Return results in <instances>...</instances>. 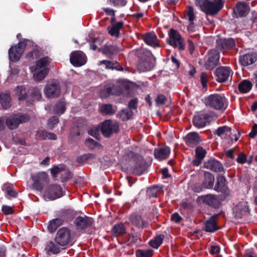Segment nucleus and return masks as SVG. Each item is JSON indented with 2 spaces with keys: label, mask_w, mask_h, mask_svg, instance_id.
<instances>
[{
  "label": "nucleus",
  "mask_w": 257,
  "mask_h": 257,
  "mask_svg": "<svg viewBox=\"0 0 257 257\" xmlns=\"http://www.w3.org/2000/svg\"><path fill=\"white\" fill-rule=\"evenodd\" d=\"M86 55L81 51H73L71 53L70 61L75 67H80L86 63Z\"/></svg>",
  "instance_id": "nucleus-13"
},
{
  "label": "nucleus",
  "mask_w": 257,
  "mask_h": 257,
  "mask_svg": "<svg viewBox=\"0 0 257 257\" xmlns=\"http://www.w3.org/2000/svg\"><path fill=\"white\" fill-rule=\"evenodd\" d=\"M37 137L42 139L56 140V136L53 133H48L45 130H39L37 132Z\"/></svg>",
  "instance_id": "nucleus-43"
},
{
  "label": "nucleus",
  "mask_w": 257,
  "mask_h": 257,
  "mask_svg": "<svg viewBox=\"0 0 257 257\" xmlns=\"http://www.w3.org/2000/svg\"><path fill=\"white\" fill-rule=\"evenodd\" d=\"M214 2L208 0H196L195 4L199 6L201 10L206 15L214 16L216 15L223 7L221 0H215Z\"/></svg>",
  "instance_id": "nucleus-2"
},
{
  "label": "nucleus",
  "mask_w": 257,
  "mask_h": 257,
  "mask_svg": "<svg viewBox=\"0 0 257 257\" xmlns=\"http://www.w3.org/2000/svg\"><path fill=\"white\" fill-rule=\"evenodd\" d=\"M215 134L221 138H226L231 135V128L226 125L219 127Z\"/></svg>",
  "instance_id": "nucleus-39"
},
{
  "label": "nucleus",
  "mask_w": 257,
  "mask_h": 257,
  "mask_svg": "<svg viewBox=\"0 0 257 257\" xmlns=\"http://www.w3.org/2000/svg\"><path fill=\"white\" fill-rule=\"evenodd\" d=\"M130 219L132 224L139 228H144L149 226L148 222L144 220L140 215L133 214L131 215Z\"/></svg>",
  "instance_id": "nucleus-20"
},
{
  "label": "nucleus",
  "mask_w": 257,
  "mask_h": 257,
  "mask_svg": "<svg viewBox=\"0 0 257 257\" xmlns=\"http://www.w3.org/2000/svg\"><path fill=\"white\" fill-rule=\"evenodd\" d=\"M64 173L62 175L61 181L62 182H65L70 179L72 177V173L71 172L64 170Z\"/></svg>",
  "instance_id": "nucleus-60"
},
{
  "label": "nucleus",
  "mask_w": 257,
  "mask_h": 257,
  "mask_svg": "<svg viewBox=\"0 0 257 257\" xmlns=\"http://www.w3.org/2000/svg\"><path fill=\"white\" fill-rule=\"evenodd\" d=\"M59 121V118L57 116H53L48 120V125L50 128L52 129L54 125Z\"/></svg>",
  "instance_id": "nucleus-59"
},
{
  "label": "nucleus",
  "mask_w": 257,
  "mask_h": 257,
  "mask_svg": "<svg viewBox=\"0 0 257 257\" xmlns=\"http://www.w3.org/2000/svg\"><path fill=\"white\" fill-rule=\"evenodd\" d=\"M184 140L187 146L194 147L201 142L202 139L198 133L191 132L186 135Z\"/></svg>",
  "instance_id": "nucleus-19"
},
{
  "label": "nucleus",
  "mask_w": 257,
  "mask_h": 257,
  "mask_svg": "<svg viewBox=\"0 0 257 257\" xmlns=\"http://www.w3.org/2000/svg\"><path fill=\"white\" fill-rule=\"evenodd\" d=\"M26 41H21L9 49V56L11 61L17 62L20 59L26 45Z\"/></svg>",
  "instance_id": "nucleus-7"
},
{
  "label": "nucleus",
  "mask_w": 257,
  "mask_h": 257,
  "mask_svg": "<svg viewBox=\"0 0 257 257\" xmlns=\"http://www.w3.org/2000/svg\"><path fill=\"white\" fill-rule=\"evenodd\" d=\"M200 80L204 88L207 87L208 76L205 72H202L200 76Z\"/></svg>",
  "instance_id": "nucleus-56"
},
{
  "label": "nucleus",
  "mask_w": 257,
  "mask_h": 257,
  "mask_svg": "<svg viewBox=\"0 0 257 257\" xmlns=\"http://www.w3.org/2000/svg\"><path fill=\"white\" fill-rule=\"evenodd\" d=\"M226 180L223 176L218 177L214 190L218 192L227 193L228 190L225 185Z\"/></svg>",
  "instance_id": "nucleus-31"
},
{
  "label": "nucleus",
  "mask_w": 257,
  "mask_h": 257,
  "mask_svg": "<svg viewBox=\"0 0 257 257\" xmlns=\"http://www.w3.org/2000/svg\"><path fill=\"white\" fill-rule=\"evenodd\" d=\"M33 185L36 189L42 190L44 184L49 182L48 176L45 172H40L31 175Z\"/></svg>",
  "instance_id": "nucleus-11"
},
{
  "label": "nucleus",
  "mask_w": 257,
  "mask_h": 257,
  "mask_svg": "<svg viewBox=\"0 0 257 257\" xmlns=\"http://www.w3.org/2000/svg\"><path fill=\"white\" fill-rule=\"evenodd\" d=\"M252 86V83L250 81L243 80L238 84V89L240 92L246 93L251 90Z\"/></svg>",
  "instance_id": "nucleus-37"
},
{
  "label": "nucleus",
  "mask_w": 257,
  "mask_h": 257,
  "mask_svg": "<svg viewBox=\"0 0 257 257\" xmlns=\"http://www.w3.org/2000/svg\"><path fill=\"white\" fill-rule=\"evenodd\" d=\"M75 224L77 229H83L92 225V219L87 216H78L75 220Z\"/></svg>",
  "instance_id": "nucleus-17"
},
{
  "label": "nucleus",
  "mask_w": 257,
  "mask_h": 257,
  "mask_svg": "<svg viewBox=\"0 0 257 257\" xmlns=\"http://www.w3.org/2000/svg\"><path fill=\"white\" fill-rule=\"evenodd\" d=\"M98 65L99 66L104 65L105 68L107 69H115L119 71H122L123 70V68L119 65V63L114 61L103 60L100 61Z\"/></svg>",
  "instance_id": "nucleus-30"
},
{
  "label": "nucleus",
  "mask_w": 257,
  "mask_h": 257,
  "mask_svg": "<svg viewBox=\"0 0 257 257\" xmlns=\"http://www.w3.org/2000/svg\"><path fill=\"white\" fill-rule=\"evenodd\" d=\"M28 115L14 114L6 119V124L10 130L17 128L20 123L25 122L29 120Z\"/></svg>",
  "instance_id": "nucleus-10"
},
{
  "label": "nucleus",
  "mask_w": 257,
  "mask_h": 257,
  "mask_svg": "<svg viewBox=\"0 0 257 257\" xmlns=\"http://www.w3.org/2000/svg\"><path fill=\"white\" fill-rule=\"evenodd\" d=\"M64 166L63 165L55 166L51 169V173L53 177H56L58 173L64 171Z\"/></svg>",
  "instance_id": "nucleus-54"
},
{
  "label": "nucleus",
  "mask_w": 257,
  "mask_h": 257,
  "mask_svg": "<svg viewBox=\"0 0 257 257\" xmlns=\"http://www.w3.org/2000/svg\"><path fill=\"white\" fill-rule=\"evenodd\" d=\"M164 239V235L163 234L158 235L149 241V244L152 247L157 249L161 245Z\"/></svg>",
  "instance_id": "nucleus-44"
},
{
  "label": "nucleus",
  "mask_w": 257,
  "mask_h": 257,
  "mask_svg": "<svg viewBox=\"0 0 257 257\" xmlns=\"http://www.w3.org/2000/svg\"><path fill=\"white\" fill-rule=\"evenodd\" d=\"M257 60V55L253 53L241 55L239 61L242 66H246L254 63Z\"/></svg>",
  "instance_id": "nucleus-21"
},
{
  "label": "nucleus",
  "mask_w": 257,
  "mask_h": 257,
  "mask_svg": "<svg viewBox=\"0 0 257 257\" xmlns=\"http://www.w3.org/2000/svg\"><path fill=\"white\" fill-rule=\"evenodd\" d=\"M166 100L167 98L164 95L160 94L157 96L156 101L157 105H159L165 104Z\"/></svg>",
  "instance_id": "nucleus-64"
},
{
  "label": "nucleus",
  "mask_w": 257,
  "mask_h": 257,
  "mask_svg": "<svg viewBox=\"0 0 257 257\" xmlns=\"http://www.w3.org/2000/svg\"><path fill=\"white\" fill-rule=\"evenodd\" d=\"M154 67L151 59L148 57L140 60L138 64V69L142 72H146L151 70Z\"/></svg>",
  "instance_id": "nucleus-27"
},
{
  "label": "nucleus",
  "mask_w": 257,
  "mask_h": 257,
  "mask_svg": "<svg viewBox=\"0 0 257 257\" xmlns=\"http://www.w3.org/2000/svg\"><path fill=\"white\" fill-rule=\"evenodd\" d=\"M44 93L48 98L58 97L61 93L60 85L56 82L47 84L45 87Z\"/></svg>",
  "instance_id": "nucleus-14"
},
{
  "label": "nucleus",
  "mask_w": 257,
  "mask_h": 257,
  "mask_svg": "<svg viewBox=\"0 0 257 257\" xmlns=\"http://www.w3.org/2000/svg\"><path fill=\"white\" fill-rule=\"evenodd\" d=\"M55 241L61 246L66 248V246L71 244L72 241L70 230L66 227L60 228L56 234Z\"/></svg>",
  "instance_id": "nucleus-4"
},
{
  "label": "nucleus",
  "mask_w": 257,
  "mask_h": 257,
  "mask_svg": "<svg viewBox=\"0 0 257 257\" xmlns=\"http://www.w3.org/2000/svg\"><path fill=\"white\" fill-rule=\"evenodd\" d=\"M64 222V220L62 218H57L53 219L49 221L47 229L49 232H53L58 227L62 225Z\"/></svg>",
  "instance_id": "nucleus-35"
},
{
  "label": "nucleus",
  "mask_w": 257,
  "mask_h": 257,
  "mask_svg": "<svg viewBox=\"0 0 257 257\" xmlns=\"http://www.w3.org/2000/svg\"><path fill=\"white\" fill-rule=\"evenodd\" d=\"M100 110L101 112L106 114H113L115 113V110L113 108L111 104H103L100 107Z\"/></svg>",
  "instance_id": "nucleus-49"
},
{
  "label": "nucleus",
  "mask_w": 257,
  "mask_h": 257,
  "mask_svg": "<svg viewBox=\"0 0 257 257\" xmlns=\"http://www.w3.org/2000/svg\"><path fill=\"white\" fill-rule=\"evenodd\" d=\"M98 51L101 52L107 58H110L112 55L117 53L119 51L118 48L115 45H104L102 48H98Z\"/></svg>",
  "instance_id": "nucleus-26"
},
{
  "label": "nucleus",
  "mask_w": 257,
  "mask_h": 257,
  "mask_svg": "<svg viewBox=\"0 0 257 257\" xmlns=\"http://www.w3.org/2000/svg\"><path fill=\"white\" fill-rule=\"evenodd\" d=\"M235 46V41L232 38H219L216 40V48L220 51L232 49Z\"/></svg>",
  "instance_id": "nucleus-15"
},
{
  "label": "nucleus",
  "mask_w": 257,
  "mask_h": 257,
  "mask_svg": "<svg viewBox=\"0 0 257 257\" xmlns=\"http://www.w3.org/2000/svg\"><path fill=\"white\" fill-rule=\"evenodd\" d=\"M246 156L243 153H240L238 154V157L236 159L237 163L242 164H244L246 162Z\"/></svg>",
  "instance_id": "nucleus-61"
},
{
  "label": "nucleus",
  "mask_w": 257,
  "mask_h": 257,
  "mask_svg": "<svg viewBox=\"0 0 257 257\" xmlns=\"http://www.w3.org/2000/svg\"><path fill=\"white\" fill-rule=\"evenodd\" d=\"M39 56V51L37 49H34L32 51L29 52L27 57L30 60H32L34 59L35 58H37Z\"/></svg>",
  "instance_id": "nucleus-57"
},
{
  "label": "nucleus",
  "mask_w": 257,
  "mask_h": 257,
  "mask_svg": "<svg viewBox=\"0 0 257 257\" xmlns=\"http://www.w3.org/2000/svg\"><path fill=\"white\" fill-rule=\"evenodd\" d=\"M15 93L19 100H22L26 99L28 91L24 86H18L15 89Z\"/></svg>",
  "instance_id": "nucleus-38"
},
{
  "label": "nucleus",
  "mask_w": 257,
  "mask_h": 257,
  "mask_svg": "<svg viewBox=\"0 0 257 257\" xmlns=\"http://www.w3.org/2000/svg\"><path fill=\"white\" fill-rule=\"evenodd\" d=\"M112 234L116 236H121L126 233V228L122 223L115 224L111 230Z\"/></svg>",
  "instance_id": "nucleus-41"
},
{
  "label": "nucleus",
  "mask_w": 257,
  "mask_h": 257,
  "mask_svg": "<svg viewBox=\"0 0 257 257\" xmlns=\"http://www.w3.org/2000/svg\"><path fill=\"white\" fill-rule=\"evenodd\" d=\"M63 196L61 187L58 185H50L44 191V196L46 200H53Z\"/></svg>",
  "instance_id": "nucleus-8"
},
{
  "label": "nucleus",
  "mask_w": 257,
  "mask_h": 257,
  "mask_svg": "<svg viewBox=\"0 0 257 257\" xmlns=\"http://www.w3.org/2000/svg\"><path fill=\"white\" fill-rule=\"evenodd\" d=\"M248 210L247 203L245 202H239L233 208L234 216L236 218H240Z\"/></svg>",
  "instance_id": "nucleus-24"
},
{
  "label": "nucleus",
  "mask_w": 257,
  "mask_h": 257,
  "mask_svg": "<svg viewBox=\"0 0 257 257\" xmlns=\"http://www.w3.org/2000/svg\"><path fill=\"white\" fill-rule=\"evenodd\" d=\"M204 103L206 106L219 111H224L228 106V101L225 96L217 93L206 97Z\"/></svg>",
  "instance_id": "nucleus-1"
},
{
  "label": "nucleus",
  "mask_w": 257,
  "mask_h": 257,
  "mask_svg": "<svg viewBox=\"0 0 257 257\" xmlns=\"http://www.w3.org/2000/svg\"><path fill=\"white\" fill-rule=\"evenodd\" d=\"M196 158L197 160L193 161V165L195 166H198L201 162V161L205 157L206 151L201 147H197L195 150Z\"/></svg>",
  "instance_id": "nucleus-36"
},
{
  "label": "nucleus",
  "mask_w": 257,
  "mask_h": 257,
  "mask_svg": "<svg viewBox=\"0 0 257 257\" xmlns=\"http://www.w3.org/2000/svg\"><path fill=\"white\" fill-rule=\"evenodd\" d=\"M143 39L148 45H150L153 47L158 46L157 37L154 33H146L143 35Z\"/></svg>",
  "instance_id": "nucleus-32"
},
{
  "label": "nucleus",
  "mask_w": 257,
  "mask_h": 257,
  "mask_svg": "<svg viewBox=\"0 0 257 257\" xmlns=\"http://www.w3.org/2000/svg\"><path fill=\"white\" fill-rule=\"evenodd\" d=\"M114 7H123L127 3L126 0H109Z\"/></svg>",
  "instance_id": "nucleus-58"
},
{
  "label": "nucleus",
  "mask_w": 257,
  "mask_h": 257,
  "mask_svg": "<svg viewBox=\"0 0 257 257\" xmlns=\"http://www.w3.org/2000/svg\"><path fill=\"white\" fill-rule=\"evenodd\" d=\"M170 153L169 147L159 148L154 150V156L156 159L161 161L168 157Z\"/></svg>",
  "instance_id": "nucleus-28"
},
{
  "label": "nucleus",
  "mask_w": 257,
  "mask_h": 257,
  "mask_svg": "<svg viewBox=\"0 0 257 257\" xmlns=\"http://www.w3.org/2000/svg\"><path fill=\"white\" fill-rule=\"evenodd\" d=\"M88 134L96 139H98L99 137V130L97 127L90 128L88 131Z\"/></svg>",
  "instance_id": "nucleus-63"
},
{
  "label": "nucleus",
  "mask_w": 257,
  "mask_h": 257,
  "mask_svg": "<svg viewBox=\"0 0 257 257\" xmlns=\"http://www.w3.org/2000/svg\"><path fill=\"white\" fill-rule=\"evenodd\" d=\"M123 25V23L122 22L117 23L109 30V34L112 36H118L119 34V31Z\"/></svg>",
  "instance_id": "nucleus-46"
},
{
  "label": "nucleus",
  "mask_w": 257,
  "mask_h": 257,
  "mask_svg": "<svg viewBox=\"0 0 257 257\" xmlns=\"http://www.w3.org/2000/svg\"><path fill=\"white\" fill-rule=\"evenodd\" d=\"M32 71H34L33 77L36 81H41L45 78L49 72L48 68H44L43 69L34 68V66L31 67Z\"/></svg>",
  "instance_id": "nucleus-29"
},
{
  "label": "nucleus",
  "mask_w": 257,
  "mask_h": 257,
  "mask_svg": "<svg viewBox=\"0 0 257 257\" xmlns=\"http://www.w3.org/2000/svg\"><path fill=\"white\" fill-rule=\"evenodd\" d=\"M249 6L248 3H238L234 9V13L238 17H245L249 12Z\"/></svg>",
  "instance_id": "nucleus-22"
},
{
  "label": "nucleus",
  "mask_w": 257,
  "mask_h": 257,
  "mask_svg": "<svg viewBox=\"0 0 257 257\" xmlns=\"http://www.w3.org/2000/svg\"><path fill=\"white\" fill-rule=\"evenodd\" d=\"M138 99L137 98H133L131 99L128 103V106L130 109H136L138 107Z\"/></svg>",
  "instance_id": "nucleus-62"
},
{
  "label": "nucleus",
  "mask_w": 257,
  "mask_h": 257,
  "mask_svg": "<svg viewBox=\"0 0 257 257\" xmlns=\"http://www.w3.org/2000/svg\"><path fill=\"white\" fill-rule=\"evenodd\" d=\"M233 71L229 67L220 66L215 71L216 80L220 83L225 82L232 80Z\"/></svg>",
  "instance_id": "nucleus-5"
},
{
  "label": "nucleus",
  "mask_w": 257,
  "mask_h": 257,
  "mask_svg": "<svg viewBox=\"0 0 257 257\" xmlns=\"http://www.w3.org/2000/svg\"><path fill=\"white\" fill-rule=\"evenodd\" d=\"M146 169L145 161L144 160H140L136 163L133 169L137 174H141Z\"/></svg>",
  "instance_id": "nucleus-45"
},
{
  "label": "nucleus",
  "mask_w": 257,
  "mask_h": 257,
  "mask_svg": "<svg viewBox=\"0 0 257 257\" xmlns=\"http://www.w3.org/2000/svg\"><path fill=\"white\" fill-rule=\"evenodd\" d=\"M0 102L4 109H7L10 106L11 97L9 92H6L0 94Z\"/></svg>",
  "instance_id": "nucleus-40"
},
{
  "label": "nucleus",
  "mask_w": 257,
  "mask_h": 257,
  "mask_svg": "<svg viewBox=\"0 0 257 257\" xmlns=\"http://www.w3.org/2000/svg\"><path fill=\"white\" fill-rule=\"evenodd\" d=\"M199 199L205 204L214 208L218 207L220 204L218 197L215 195L207 194L199 197Z\"/></svg>",
  "instance_id": "nucleus-16"
},
{
  "label": "nucleus",
  "mask_w": 257,
  "mask_h": 257,
  "mask_svg": "<svg viewBox=\"0 0 257 257\" xmlns=\"http://www.w3.org/2000/svg\"><path fill=\"white\" fill-rule=\"evenodd\" d=\"M185 17L188 19L190 24L192 25L194 24L195 16L194 13V9L192 7L188 6L185 11Z\"/></svg>",
  "instance_id": "nucleus-48"
},
{
  "label": "nucleus",
  "mask_w": 257,
  "mask_h": 257,
  "mask_svg": "<svg viewBox=\"0 0 257 257\" xmlns=\"http://www.w3.org/2000/svg\"><path fill=\"white\" fill-rule=\"evenodd\" d=\"M122 93L121 88L118 86H106L100 91L102 98L106 97L110 95H119Z\"/></svg>",
  "instance_id": "nucleus-18"
},
{
  "label": "nucleus",
  "mask_w": 257,
  "mask_h": 257,
  "mask_svg": "<svg viewBox=\"0 0 257 257\" xmlns=\"http://www.w3.org/2000/svg\"><path fill=\"white\" fill-rule=\"evenodd\" d=\"M119 126L117 122L110 120H106L101 124V131L105 137H109L114 133L118 131Z\"/></svg>",
  "instance_id": "nucleus-12"
},
{
  "label": "nucleus",
  "mask_w": 257,
  "mask_h": 257,
  "mask_svg": "<svg viewBox=\"0 0 257 257\" xmlns=\"http://www.w3.org/2000/svg\"><path fill=\"white\" fill-rule=\"evenodd\" d=\"M85 143L87 147L90 149H94L96 148H101V145L92 139L89 138L86 140Z\"/></svg>",
  "instance_id": "nucleus-52"
},
{
  "label": "nucleus",
  "mask_w": 257,
  "mask_h": 257,
  "mask_svg": "<svg viewBox=\"0 0 257 257\" xmlns=\"http://www.w3.org/2000/svg\"><path fill=\"white\" fill-rule=\"evenodd\" d=\"M6 193L7 195L11 197H16L17 193L14 189L13 187L11 186H8L6 187Z\"/></svg>",
  "instance_id": "nucleus-55"
},
{
  "label": "nucleus",
  "mask_w": 257,
  "mask_h": 257,
  "mask_svg": "<svg viewBox=\"0 0 257 257\" xmlns=\"http://www.w3.org/2000/svg\"><path fill=\"white\" fill-rule=\"evenodd\" d=\"M208 115L207 113H201L195 115L193 117V122L194 125L197 128L204 127L207 122Z\"/></svg>",
  "instance_id": "nucleus-25"
},
{
  "label": "nucleus",
  "mask_w": 257,
  "mask_h": 257,
  "mask_svg": "<svg viewBox=\"0 0 257 257\" xmlns=\"http://www.w3.org/2000/svg\"><path fill=\"white\" fill-rule=\"evenodd\" d=\"M204 167L216 172H221L223 171V167L221 164L215 159H211L205 162Z\"/></svg>",
  "instance_id": "nucleus-23"
},
{
  "label": "nucleus",
  "mask_w": 257,
  "mask_h": 257,
  "mask_svg": "<svg viewBox=\"0 0 257 257\" xmlns=\"http://www.w3.org/2000/svg\"><path fill=\"white\" fill-rule=\"evenodd\" d=\"M219 54L215 50H211L204 59V66L208 70L214 69L219 63Z\"/></svg>",
  "instance_id": "nucleus-6"
},
{
  "label": "nucleus",
  "mask_w": 257,
  "mask_h": 257,
  "mask_svg": "<svg viewBox=\"0 0 257 257\" xmlns=\"http://www.w3.org/2000/svg\"><path fill=\"white\" fill-rule=\"evenodd\" d=\"M50 62V59L48 57H44L37 61L36 67L34 68L43 69L44 68H47V66Z\"/></svg>",
  "instance_id": "nucleus-47"
},
{
  "label": "nucleus",
  "mask_w": 257,
  "mask_h": 257,
  "mask_svg": "<svg viewBox=\"0 0 257 257\" xmlns=\"http://www.w3.org/2000/svg\"><path fill=\"white\" fill-rule=\"evenodd\" d=\"M133 112L132 110L127 108L121 110L119 112L120 117L122 120H126L129 119L133 115Z\"/></svg>",
  "instance_id": "nucleus-51"
},
{
  "label": "nucleus",
  "mask_w": 257,
  "mask_h": 257,
  "mask_svg": "<svg viewBox=\"0 0 257 257\" xmlns=\"http://www.w3.org/2000/svg\"><path fill=\"white\" fill-rule=\"evenodd\" d=\"M31 93L34 100H39L42 98L41 90L38 88H33L31 90Z\"/></svg>",
  "instance_id": "nucleus-53"
},
{
  "label": "nucleus",
  "mask_w": 257,
  "mask_h": 257,
  "mask_svg": "<svg viewBox=\"0 0 257 257\" xmlns=\"http://www.w3.org/2000/svg\"><path fill=\"white\" fill-rule=\"evenodd\" d=\"M152 249H138L136 251L137 257H152L153 255Z\"/></svg>",
  "instance_id": "nucleus-50"
},
{
  "label": "nucleus",
  "mask_w": 257,
  "mask_h": 257,
  "mask_svg": "<svg viewBox=\"0 0 257 257\" xmlns=\"http://www.w3.org/2000/svg\"><path fill=\"white\" fill-rule=\"evenodd\" d=\"M65 248L63 246H61L58 244L55 240L54 241H49L47 243L46 249L50 252L53 254H57L60 251Z\"/></svg>",
  "instance_id": "nucleus-34"
},
{
  "label": "nucleus",
  "mask_w": 257,
  "mask_h": 257,
  "mask_svg": "<svg viewBox=\"0 0 257 257\" xmlns=\"http://www.w3.org/2000/svg\"><path fill=\"white\" fill-rule=\"evenodd\" d=\"M169 37L167 42L174 48H177L180 50L185 48V43L179 32L175 29H171L168 32Z\"/></svg>",
  "instance_id": "nucleus-3"
},
{
  "label": "nucleus",
  "mask_w": 257,
  "mask_h": 257,
  "mask_svg": "<svg viewBox=\"0 0 257 257\" xmlns=\"http://www.w3.org/2000/svg\"><path fill=\"white\" fill-rule=\"evenodd\" d=\"M66 110V102L65 101L61 100L58 101L55 105L53 111L55 114L58 115L62 114Z\"/></svg>",
  "instance_id": "nucleus-42"
},
{
  "label": "nucleus",
  "mask_w": 257,
  "mask_h": 257,
  "mask_svg": "<svg viewBox=\"0 0 257 257\" xmlns=\"http://www.w3.org/2000/svg\"><path fill=\"white\" fill-rule=\"evenodd\" d=\"M219 228L217 226L215 216L211 217L205 223L204 229L206 232H212L217 230Z\"/></svg>",
  "instance_id": "nucleus-33"
},
{
  "label": "nucleus",
  "mask_w": 257,
  "mask_h": 257,
  "mask_svg": "<svg viewBox=\"0 0 257 257\" xmlns=\"http://www.w3.org/2000/svg\"><path fill=\"white\" fill-rule=\"evenodd\" d=\"M214 177L212 174L205 172L202 184H196L194 186L195 192H200L204 189H211L214 185Z\"/></svg>",
  "instance_id": "nucleus-9"
}]
</instances>
